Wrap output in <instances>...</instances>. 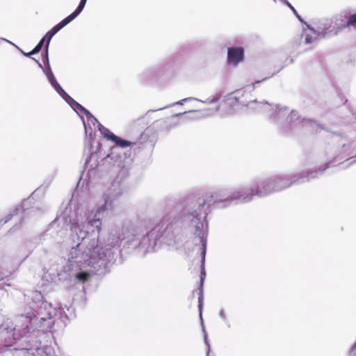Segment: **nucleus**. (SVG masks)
<instances>
[{
  "instance_id": "49530a36",
  "label": "nucleus",
  "mask_w": 356,
  "mask_h": 356,
  "mask_svg": "<svg viewBox=\"0 0 356 356\" xmlns=\"http://www.w3.org/2000/svg\"><path fill=\"white\" fill-rule=\"evenodd\" d=\"M274 1H275V0H273Z\"/></svg>"
},
{
  "instance_id": "4be33fe9",
  "label": "nucleus",
  "mask_w": 356,
  "mask_h": 356,
  "mask_svg": "<svg viewBox=\"0 0 356 356\" xmlns=\"http://www.w3.org/2000/svg\"><path fill=\"white\" fill-rule=\"evenodd\" d=\"M283 3H284L285 5H286L289 8L290 10H291L293 13L296 15V16L298 17V19L302 22L303 23V20L301 18V17L298 14L296 10L294 8V7L287 1V0H280Z\"/></svg>"
},
{
  "instance_id": "cd10ccee",
  "label": "nucleus",
  "mask_w": 356,
  "mask_h": 356,
  "mask_svg": "<svg viewBox=\"0 0 356 356\" xmlns=\"http://www.w3.org/2000/svg\"><path fill=\"white\" fill-rule=\"evenodd\" d=\"M219 316L220 317V318L224 321V322H227V316L225 314V312L223 309H221L219 312Z\"/></svg>"
},
{
  "instance_id": "f3484780",
  "label": "nucleus",
  "mask_w": 356,
  "mask_h": 356,
  "mask_svg": "<svg viewBox=\"0 0 356 356\" xmlns=\"http://www.w3.org/2000/svg\"><path fill=\"white\" fill-rule=\"evenodd\" d=\"M48 44H45L44 50L42 54V60L44 65H46L44 67H49L50 66L49 61V54H48V49H49Z\"/></svg>"
},
{
  "instance_id": "39448f33",
  "label": "nucleus",
  "mask_w": 356,
  "mask_h": 356,
  "mask_svg": "<svg viewBox=\"0 0 356 356\" xmlns=\"http://www.w3.org/2000/svg\"><path fill=\"white\" fill-rule=\"evenodd\" d=\"M249 108L261 110L267 113L269 122L282 134H291L300 129L310 132L317 131L322 127L311 119L302 118L298 112L292 110L289 112L286 106L280 104H270L268 102H250Z\"/></svg>"
},
{
  "instance_id": "5701e85b",
  "label": "nucleus",
  "mask_w": 356,
  "mask_h": 356,
  "mask_svg": "<svg viewBox=\"0 0 356 356\" xmlns=\"http://www.w3.org/2000/svg\"><path fill=\"white\" fill-rule=\"evenodd\" d=\"M191 101H200V99L195 97H187L170 104V106L174 105H183L184 102H188Z\"/></svg>"
},
{
  "instance_id": "2eb2a0df",
  "label": "nucleus",
  "mask_w": 356,
  "mask_h": 356,
  "mask_svg": "<svg viewBox=\"0 0 356 356\" xmlns=\"http://www.w3.org/2000/svg\"><path fill=\"white\" fill-rule=\"evenodd\" d=\"M63 29L62 26H60L58 23L55 25L51 30H49L45 35L43 37L47 40L46 44H48L49 45L50 41L54 37V35H56L60 30Z\"/></svg>"
},
{
  "instance_id": "393cba45",
  "label": "nucleus",
  "mask_w": 356,
  "mask_h": 356,
  "mask_svg": "<svg viewBox=\"0 0 356 356\" xmlns=\"http://www.w3.org/2000/svg\"><path fill=\"white\" fill-rule=\"evenodd\" d=\"M45 41L47 42L45 38H42L40 40V42L37 44V45L33 49V52H35L36 54H38L41 51V49H42V48Z\"/></svg>"
},
{
  "instance_id": "f257e3e1",
  "label": "nucleus",
  "mask_w": 356,
  "mask_h": 356,
  "mask_svg": "<svg viewBox=\"0 0 356 356\" xmlns=\"http://www.w3.org/2000/svg\"><path fill=\"white\" fill-rule=\"evenodd\" d=\"M118 206L109 197L97 208L96 212L79 208L71 215L66 209L60 217L70 227L72 247L68 253L65 271L79 282H87L90 275L86 271L73 272L74 267L79 270L90 266L95 274L104 275L120 257L119 237L113 232L106 238L99 239L102 220L104 217L115 212Z\"/></svg>"
},
{
  "instance_id": "c85d7f7f",
  "label": "nucleus",
  "mask_w": 356,
  "mask_h": 356,
  "mask_svg": "<svg viewBox=\"0 0 356 356\" xmlns=\"http://www.w3.org/2000/svg\"><path fill=\"white\" fill-rule=\"evenodd\" d=\"M346 161L348 163V164L346 165V167L352 165L353 163L356 162V155L351 156L350 158L346 159Z\"/></svg>"
},
{
  "instance_id": "c9c22d12",
  "label": "nucleus",
  "mask_w": 356,
  "mask_h": 356,
  "mask_svg": "<svg viewBox=\"0 0 356 356\" xmlns=\"http://www.w3.org/2000/svg\"><path fill=\"white\" fill-rule=\"evenodd\" d=\"M242 92H243L242 89L236 90L234 92V93L238 94V95H239V94H241V93H242Z\"/></svg>"
},
{
  "instance_id": "9d476101",
  "label": "nucleus",
  "mask_w": 356,
  "mask_h": 356,
  "mask_svg": "<svg viewBox=\"0 0 356 356\" xmlns=\"http://www.w3.org/2000/svg\"><path fill=\"white\" fill-rule=\"evenodd\" d=\"M38 190H36L29 198L24 200L21 205L17 206L13 211L6 216V219L3 221V223H6L9 221L13 216H16L18 213L22 211L23 217L22 220H24L25 218L28 216H35L37 214L40 213V209L36 207H29L30 204L32 203L33 197V196L38 192Z\"/></svg>"
},
{
  "instance_id": "1a4fd4ad",
  "label": "nucleus",
  "mask_w": 356,
  "mask_h": 356,
  "mask_svg": "<svg viewBox=\"0 0 356 356\" xmlns=\"http://www.w3.org/2000/svg\"><path fill=\"white\" fill-rule=\"evenodd\" d=\"M169 70L166 64H159L143 70L139 78L144 83H154L160 81L168 73Z\"/></svg>"
},
{
  "instance_id": "37998d69",
  "label": "nucleus",
  "mask_w": 356,
  "mask_h": 356,
  "mask_svg": "<svg viewBox=\"0 0 356 356\" xmlns=\"http://www.w3.org/2000/svg\"><path fill=\"white\" fill-rule=\"evenodd\" d=\"M1 275H0V282L2 281Z\"/></svg>"
},
{
  "instance_id": "aec40b11",
  "label": "nucleus",
  "mask_w": 356,
  "mask_h": 356,
  "mask_svg": "<svg viewBox=\"0 0 356 356\" xmlns=\"http://www.w3.org/2000/svg\"><path fill=\"white\" fill-rule=\"evenodd\" d=\"M356 26V13L350 15L343 27Z\"/></svg>"
},
{
  "instance_id": "c756f323",
  "label": "nucleus",
  "mask_w": 356,
  "mask_h": 356,
  "mask_svg": "<svg viewBox=\"0 0 356 356\" xmlns=\"http://www.w3.org/2000/svg\"><path fill=\"white\" fill-rule=\"evenodd\" d=\"M314 40V38L309 35H307L306 37H305V43L306 44H310L313 42Z\"/></svg>"
},
{
  "instance_id": "4c0bfd02",
  "label": "nucleus",
  "mask_w": 356,
  "mask_h": 356,
  "mask_svg": "<svg viewBox=\"0 0 356 356\" xmlns=\"http://www.w3.org/2000/svg\"><path fill=\"white\" fill-rule=\"evenodd\" d=\"M29 252H26L25 253L23 254V259H24L25 258H26L29 255Z\"/></svg>"
},
{
  "instance_id": "9b49d317",
  "label": "nucleus",
  "mask_w": 356,
  "mask_h": 356,
  "mask_svg": "<svg viewBox=\"0 0 356 356\" xmlns=\"http://www.w3.org/2000/svg\"><path fill=\"white\" fill-rule=\"evenodd\" d=\"M244 50L243 47H229L227 49V61L230 64L237 65L243 60Z\"/></svg>"
},
{
  "instance_id": "2f4dec72",
  "label": "nucleus",
  "mask_w": 356,
  "mask_h": 356,
  "mask_svg": "<svg viewBox=\"0 0 356 356\" xmlns=\"http://www.w3.org/2000/svg\"><path fill=\"white\" fill-rule=\"evenodd\" d=\"M6 286H9V284H7L3 280L0 282V289L5 290Z\"/></svg>"
},
{
  "instance_id": "ea45409f",
  "label": "nucleus",
  "mask_w": 356,
  "mask_h": 356,
  "mask_svg": "<svg viewBox=\"0 0 356 356\" xmlns=\"http://www.w3.org/2000/svg\"><path fill=\"white\" fill-rule=\"evenodd\" d=\"M61 232V234H65V230H62V231H60Z\"/></svg>"
},
{
  "instance_id": "ddd939ff",
  "label": "nucleus",
  "mask_w": 356,
  "mask_h": 356,
  "mask_svg": "<svg viewBox=\"0 0 356 356\" xmlns=\"http://www.w3.org/2000/svg\"><path fill=\"white\" fill-rule=\"evenodd\" d=\"M33 59L38 63V66L42 70L43 72L45 74L51 86L54 88L56 85H57L58 83L51 71V67L49 66V67H44L38 60H35L33 58Z\"/></svg>"
},
{
  "instance_id": "7c9ffc66",
  "label": "nucleus",
  "mask_w": 356,
  "mask_h": 356,
  "mask_svg": "<svg viewBox=\"0 0 356 356\" xmlns=\"http://www.w3.org/2000/svg\"><path fill=\"white\" fill-rule=\"evenodd\" d=\"M21 52L25 56H27V57H31L32 55H35L36 54L35 52H33V49H32L30 52L29 53H25L24 51H23L22 50H21Z\"/></svg>"
},
{
  "instance_id": "423d86ee",
  "label": "nucleus",
  "mask_w": 356,
  "mask_h": 356,
  "mask_svg": "<svg viewBox=\"0 0 356 356\" xmlns=\"http://www.w3.org/2000/svg\"><path fill=\"white\" fill-rule=\"evenodd\" d=\"M111 137L113 139L111 141L115 143V146L111 148L108 157L113 161V171L116 173V176L111 186L105 192L104 198L105 200L109 197L114 204L118 206V198L122 195L124 189L123 181L129 175V168L132 161L130 155L127 156L121 149L129 147L133 143L116 135H112Z\"/></svg>"
},
{
  "instance_id": "f704fd0d",
  "label": "nucleus",
  "mask_w": 356,
  "mask_h": 356,
  "mask_svg": "<svg viewBox=\"0 0 356 356\" xmlns=\"http://www.w3.org/2000/svg\"><path fill=\"white\" fill-rule=\"evenodd\" d=\"M186 112L177 113V114H175V115H172V118H176V117L180 116L181 115L186 114Z\"/></svg>"
},
{
  "instance_id": "a211bd4d",
  "label": "nucleus",
  "mask_w": 356,
  "mask_h": 356,
  "mask_svg": "<svg viewBox=\"0 0 356 356\" xmlns=\"http://www.w3.org/2000/svg\"><path fill=\"white\" fill-rule=\"evenodd\" d=\"M54 88L65 101H66V99H67L70 97V95L63 90L59 83L56 85Z\"/></svg>"
},
{
  "instance_id": "b1692460",
  "label": "nucleus",
  "mask_w": 356,
  "mask_h": 356,
  "mask_svg": "<svg viewBox=\"0 0 356 356\" xmlns=\"http://www.w3.org/2000/svg\"><path fill=\"white\" fill-rule=\"evenodd\" d=\"M93 156H94V155L92 154H91L90 156L86 159L85 164H84L86 169L88 170V172H90L92 170H94L93 165L90 164V162L91 161V159Z\"/></svg>"
},
{
  "instance_id": "58836bf2",
  "label": "nucleus",
  "mask_w": 356,
  "mask_h": 356,
  "mask_svg": "<svg viewBox=\"0 0 356 356\" xmlns=\"http://www.w3.org/2000/svg\"><path fill=\"white\" fill-rule=\"evenodd\" d=\"M58 310H59L60 314H61L62 311H63V310H64V307H63V306H62V305H60V306L58 307Z\"/></svg>"
},
{
  "instance_id": "a878e982",
  "label": "nucleus",
  "mask_w": 356,
  "mask_h": 356,
  "mask_svg": "<svg viewBox=\"0 0 356 356\" xmlns=\"http://www.w3.org/2000/svg\"><path fill=\"white\" fill-rule=\"evenodd\" d=\"M220 96L219 95H216L213 98H212L211 99H207L206 101H202L200 99V102H202L204 104H214L216 103V102H218L220 99Z\"/></svg>"
},
{
  "instance_id": "bb28decb",
  "label": "nucleus",
  "mask_w": 356,
  "mask_h": 356,
  "mask_svg": "<svg viewBox=\"0 0 356 356\" xmlns=\"http://www.w3.org/2000/svg\"><path fill=\"white\" fill-rule=\"evenodd\" d=\"M348 356H356V343H353L348 353Z\"/></svg>"
},
{
  "instance_id": "4468645a",
  "label": "nucleus",
  "mask_w": 356,
  "mask_h": 356,
  "mask_svg": "<svg viewBox=\"0 0 356 356\" xmlns=\"http://www.w3.org/2000/svg\"><path fill=\"white\" fill-rule=\"evenodd\" d=\"M70 106L71 108L78 114L79 112L84 113L86 115L89 111L87 110L85 107H83L82 105H81L79 103H78L76 101H75L72 97H69L65 101Z\"/></svg>"
},
{
  "instance_id": "e433bc0d",
  "label": "nucleus",
  "mask_w": 356,
  "mask_h": 356,
  "mask_svg": "<svg viewBox=\"0 0 356 356\" xmlns=\"http://www.w3.org/2000/svg\"><path fill=\"white\" fill-rule=\"evenodd\" d=\"M0 40H4V41H6L7 42H8V43H10V44H13V45H14V44H13V42H10L9 40H6V38H0Z\"/></svg>"
},
{
  "instance_id": "f8f14e48",
  "label": "nucleus",
  "mask_w": 356,
  "mask_h": 356,
  "mask_svg": "<svg viewBox=\"0 0 356 356\" xmlns=\"http://www.w3.org/2000/svg\"><path fill=\"white\" fill-rule=\"evenodd\" d=\"M86 2L87 0H81L75 10L70 15H69L67 17L64 18L58 24L63 28L69 23H70L72 21H73L82 12L86 6Z\"/></svg>"
},
{
  "instance_id": "20e7f679",
  "label": "nucleus",
  "mask_w": 356,
  "mask_h": 356,
  "mask_svg": "<svg viewBox=\"0 0 356 356\" xmlns=\"http://www.w3.org/2000/svg\"><path fill=\"white\" fill-rule=\"evenodd\" d=\"M177 222L172 220L169 215L165 216L162 220L150 231L140 234L137 228H133L129 233L122 239L114 230L113 232L119 237V243L124 241L123 248L136 251L138 254L145 256L149 252H155L161 245L174 247L179 243L181 236ZM120 250V249L119 248Z\"/></svg>"
},
{
  "instance_id": "6ab92c4d",
  "label": "nucleus",
  "mask_w": 356,
  "mask_h": 356,
  "mask_svg": "<svg viewBox=\"0 0 356 356\" xmlns=\"http://www.w3.org/2000/svg\"><path fill=\"white\" fill-rule=\"evenodd\" d=\"M88 123L92 124L94 127H98V123H100L97 119L90 113V111L86 115Z\"/></svg>"
},
{
  "instance_id": "a19ab883",
  "label": "nucleus",
  "mask_w": 356,
  "mask_h": 356,
  "mask_svg": "<svg viewBox=\"0 0 356 356\" xmlns=\"http://www.w3.org/2000/svg\"><path fill=\"white\" fill-rule=\"evenodd\" d=\"M234 98L238 100V97L237 96H235Z\"/></svg>"
},
{
  "instance_id": "79ce46f5",
  "label": "nucleus",
  "mask_w": 356,
  "mask_h": 356,
  "mask_svg": "<svg viewBox=\"0 0 356 356\" xmlns=\"http://www.w3.org/2000/svg\"><path fill=\"white\" fill-rule=\"evenodd\" d=\"M168 106H165L164 108H160L159 110H162L163 108H167Z\"/></svg>"
},
{
  "instance_id": "473e14b6",
  "label": "nucleus",
  "mask_w": 356,
  "mask_h": 356,
  "mask_svg": "<svg viewBox=\"0 0 356 356\" xmlns=\"http://www.w3.org/2000/svg\"><path fill=\"white\" fill-rule=\"evenodd\" d=\"M83 124H84V128H85L86 134H87L88 131L90 130V135H91L92 132V129L90 127L88 128L84 122H83Z\"/></svg>"
},
{
  "instance_id": "0eeeda50",
  "label": "nucleus",
  "mask_w": 356,
  "mask_h": 356,
  "mask_svg": "<svg viewBox=\"0 0 356 356\" xmlns=\"http://www.w3.org/2000/svg\"><path fill=\"white\" fill-rule=\"evenodd\" d=\"M327 163L322 169L301 172L291 175H276L268 179H260L252 183L250 188L252 198L254 196L266 197L271 193L281 191L292 185L301 184L317 178L329 168Z\"/></svg>"
},
{
  "instance_id": "dca6fc26",
  "label": "nucleus",
  "mask_w": 356,
  "mask_h": 356,
  "mask_svg": "<svg viewBox=\"0 0 356 356\" xmlns=\"http://www.w3.org/2000/svg\"><path fill=\"white\" fill-rule=\"evenodd\" d=\"M97 129L105 138L108 140H111L113 139L111 136L115 134L110 131L106 127H104L101 123H98Z\"/></svg>"
},
{
  "instance_id": "c03bdc74",
  "label": "nucleus",
  "mask_w": 356,
  "mask_h": 356,
  "mask_svg": "<svg viewBox=\"0 0 356 356\" xmlns=\"http://www.w3.org/2000/svg\"><path fill=\"white\" fill-rule=\"evenodd\" d=\"M65 308H67V310L69 309L67 305H65Z\"/></svg>"
},
{
  "instance_id": "7ed1b4c3",
  "label": "nucleus",
  "mask_w": 356,
  "mask_h": 356,
  "mask_svg": "<svg viewBox=\"0 0 356 356\" xmlns=\"http://www.w3.org/2000/svg\"><path fill=\"white\" fill-rule=\"evenodd\" d=\"M252 200V194H251L250 188H239L234 191L227 188L211 190L206 193L205 197L198 198L195 204L184 214V218L189 226L195 229V245L198 243L201 245L202 268L200 274V286L196 291L198 295V309L204 335H207V333L203 324L202 314L204 298L203 284L206 276L204 264L208 233V223L206 222V226L205 227H204L207 216V212L204 211V207L207 205L209 209H225L232 204L249 202Z\"/></svg>"
},
{
  "instance_id": "6e6552de",
  "label": "nucleus",
  "mask_w": 356,
  "mask_h": 356,
  "mask_svg": "<svg viewBox=\"0 0 356 356\" xmlns=\"http://www.w3.org/2000/svg\"><path fill=\"white\" fill-rule=\"evenodd\" d=\"M351 147L352 144L350 143L348 138L341 134H334L331 138V144L326 149L327 159H336L346 154L345 156H341V159H345L346 156L353 153L350 151Z\"/></svg>"
},
{
  "instance_id": "f03ea898",
  "label": "nucleus",
  "mask_w": 356,
  "mask_h": 356,
  "mask_svg": "<svg viewBox=\"0 0 356 356\" xmlns=\"http://www.w3.org/2000/svg\"><path fill=\"white\" fill-rule=\"evenodd\" d=\"M57 312V308L43 300L41 293L33 292L31 300L19 307L15 320L7 318L0 325L1 343L14 350H39Z\"/></svg>"
},
{
  "instance_id": "a18cd8bd",
  "label": "nucleus",
  "mask_w": 356,
  "mask_h": 356,
  "mask_svg": "<svg viewBox=\"0 0 356 356\" xmlns=\"http://www.w3.org/2000/svg\"><path fill=\"white\" fill-rule=\"evenodd\" d=\"M355 343H356V340H355Z\"/></svg>"
},
{
  "instance_id": "72a5a7b5",
  "label": "nucleus",
  "mask_w": 356,
  "mask_h": 356,
  "mask_svg": "<svg viewBox=\"0 0 356 356\" xmlns=\"http://www.w3.org/2000/svg\"><path fill=\"white\" fill-rule=\"evenodd\" d=\"M268 78V77H265V78H264V79H261V80L256 81H255L254 83H253L252 84H253L254 86H255L256 84L260 83H261V82H263V81H266Z\"/></svg>"
},
{
  "instance_id": "412c9836",
  "label": "nucleus",
  "mask_w": 356,
  "mask_h": 356,
  "mask_svg": "<svg viewBox=\"0 0 356 356\" xmlns=\"http://www.w3.org/2000/svg\"><path fill=\"white\" fill-rule=\"evenodd\" d=\"M307 27L308 29L312 31L317 37L325 38L326 36L327 33L325 29L321 31H316L309 24H307Z\"/></svg>"
}]
</instances>
